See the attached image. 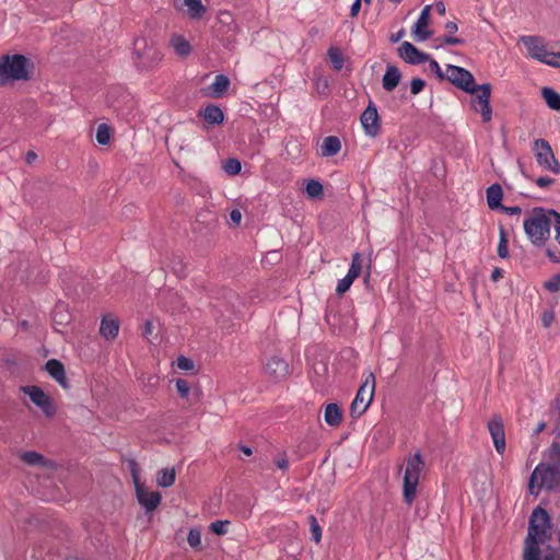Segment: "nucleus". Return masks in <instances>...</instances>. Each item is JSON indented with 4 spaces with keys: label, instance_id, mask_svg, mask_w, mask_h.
Returning a JSON list of instances; mask_svg holds the SVG:
<instances>
[{
    "label": "nucleus",
    "instance_id": "5fc2aeb1",
    "mask_svg": "<svg viewBox=\"0 0 560 560\" xmlns=\"http://www.w3.org/2000/svg\"><path fill=\"white\" fill-rule=\"evenodd\" d=\"M230 219L232 222H234L235 224H240L241 220H242V213L238 209H233L231 212H230Z\"/></svg>",
    "mask_w": 560,
    "mask_h": 560
},
{
    "label": "nucleus",
    "instance_id": "bb28decb",
    "mask_svg": "<svg viewBox=\"0 0 560 560\" xmlns=\"http://www.w3.org/2000/svg\"><path fill=\"white\" fill-rule=\"evenodd\" d=\"M230 86V79L224 74H217L214 81L210 85V91L213 96H222Z\"/></svg>",
    "mask_w": 560,
    "mask_h": 560
},
{
    "label": "nucleus",
    "instance_id": "6ab92c4d",
    "mask_svg": "<svg viewBox=\"0 0 560 560\" xmlns=\"http://www.w3.org/2000/svg\"><path fill=\"white\" fill-rule=\"evenodd\" d=\"M119 331V322L117 318L106 315L102 318L100 334L107 340L115 339Z\"/></svg>",
    "mask_w": 560,
    "mask_h": 560
},
{
    "label": "nucleus",
    "instance_id": "9d476101",
    "mask_svg": "<svg viewBox=\"0 0 560 560\" xmlns=\"http://www.w3.org/2000/svg\"><path fill=\"white\" fill-rule=\"evenodd\" d=\"M130 471L136 486V493L139 504L147 511H154L161 502V494L158 491L148 492L138 481V465L136 460L129 463Z\"/></svg>",
    "mask_w": 560,
    "mask_h": 560
},
{
    "label": "nucleus",
    "instance_id": "4468645a",
    "mask_svg": "<svg viewBox=\"0 0 560 560\" xmlns=\"http://www.w3.org/2000/svg\"><path fill=\"white\" fill-rule=\"evenodd\" d=\"M361 125L366 136L375 137L378 135L380 116L375 104L370 103L361 115Z\"/></svg>",
    "mask_w": 560,
    "mask_h": 560
},
{
    "label": "nucleus",
    "instance_id": "b1692460",
    "mask_svg": "<svg viewBox=\"0 0 560 560\" xmlns=\"http://www.w3.org/2000/svg\"><path fill=\"white\" fill-rule=\"evenodd\" d=\"M201 116L209 125H220L224 119L222 109L217 105H207L203 108Z\"/></svg>",
    "mask_w": 560,
    "mask_h": 560
},
{
    "label": "nucleus",
    "instance_id": "4d7b16f0",
    "mask_svg": "<svg viewBox=\"0 0 560 560\" xmlns=\"http://www.w3.org/2000/svg\"><path fill=\"white\" fill-rule=\"evenodd\" d=\"M503 277V269L499 268V267H495L493 270H492V273H491V280L493 282H497L499 281V279H501Z\"/></svg>",
    "mask_w": 560,
    "mask_h": 560
},
{
    "label": "nucleus",
    "instance_id": "a878e982",
    "mask_svg": "<svg viewBox=\"0 0 560 560\" xmlns=\"http://www.w3.org/2000/svg\"><path fill=\"white\" fill-rule=\"evenodd\" d=\"M341 149V142L340 139L336 136H328L324 139L322 144V156H334L336 155Z\"/></svg>",
    "mask_w": 560,
    "mask_h": 560
},
{
    "label": "nucleus",
    "instance_id": "f03ea898",
    "mask_svg": "<svg viewBox=\"0 0 560 560\" xmlns=\"http://www.w3.org/2000/svg\"><path fill=\"white\" fill-rule=\"evenodd\" d=\"M549 526L550 516L548 512L537 506L529 518L523 560H541L539 542L545 540Z\"/></svg>",
    "mask_w": 560,
    "mask_h": 560
},
{
    "label": "nucleus",
    "instance_id": "c03bdc74",
    "mask_svg": "<svg viewBox=\"0 0 560 560\" xmlns=\"http://www.w3.org/2000/svg\"><path fill=\"white\" fill-rule=\"evenodd\" d=\"M438 40H440L441 44L436 45L435 48L441 47L443 44H446V45H463L465 43L464 39H462L459 37H454V36H451V35H444V36L440 37Z\"/></svg>",
    "mask_w": 560,
    "mask_h": 560
},
{
    "label": "nucleus",
    "instance_id": "79ce46f5",
    "mask_svg": "<svg viewBox=\"0 0 560 560\" xmlns=\"http://www.w3.org/2000/svg\"><path fill=\"white\" fill-rule=\"evenodd\" d=\"M425 86V81L420 78H415L410 81V93L418 95Z\"/></svg>",
    "mask_w": 560,
    "mask_h": 560
},
{
    "label": "nucleus",
    "instance_id": "603ef678",
    "mask_svg": "<svg viewBox=\"0 0 560 560\" xmlns=\"http://www.w3.org/2000/svg\"><path fill=\"white\" fill-rule=\"evenodd\" d=\"M548 60H551L555 65H549L553 68H560V51L559 52H551L549 54Z\"/></svg>",
    "mask_w": 560,
    "mask_h": 560
},
{
    "label": "nucleus",
    "instance_id": "2eb2a0df",
    "mask_svg": "<svg viewBox=\"0 0 560 560\" xmlns=\"http://www.w3.org/2000/svg\"><path fill=\"white\" fill-rule=\"evenodd\" d=\"M399 56L410 65H420L429 60V55L420 51L409 42H404L398 48Z\"/></svg>",
    "mask_w": 560,
    "mask_h": 560
},
{
    "label": "nucleus",
    "instance_id": "ea45409f",
    "mask_svg": "<svg viewBox=\"0 0 560 560\" xmlns=\"http://www.w3.org/2000/svg\"><path fill=\"white\" fill-rule=\"evenodd\" d=\"M229 521H215L210 524V529L217 535H225L228 533Z\"/></svg>",
    "mask_w": 560,
    "mask_h": 560
},
{
    "label": "nucleus",
    "instance_id": "7c9ffc66",
    "mask_svg": "<svg viewBox=\"0 0 560 560\" xmlns=\"http://www.w3.org/2000/svg\"><path fill=\"white\" fill-rule=\"evenodd\" d=\"M328 58L332 65V68L340 71L345 66V59L339 48L330 47L327 51Z\"/></svg>",
    "mask_w": 560,
    "mask_h": 560
},
{
    "label": "nucleus",
    "instance_id": "f704fd0d",
    "mask_svg": "<svg viewBox=\"0 0 560 560\" xmlns=\"http://www.w3.org/2000/svg\"><path fill=\"white\" fill-rule=\"evenodd\" d=\"M95 138L98 144L106 145L110 140V128L106 124H100Z\"/></svg>",
    "mask_w": 560,
    "mask_h": 560
},
{
    "label": "nucleus",
    "instance_id": "20e7f679",
    "mask_svg": "<svg viewBox=\"0 0 560 560\" xmlns=\"http://www.w3.org/2000/svg\"><path fill=\"white\" fill-rule=\"evenodd\" d=\"M425 467L424 459L418 451L406 460L402 480V499L407 505H411L416 499L419 478Z\"/></svg>",
    "mask_w": 560,
    "mask_h": 560
},
{
    "label": "nucleus",
    "instance_id": "bf43d9fd",
    "mask_svg": "<svg viewBox=\"0 0 560 560\" xmlns=\"http://www.w3.org/2000/svg\"><path fill=\"white\" fill-rule=\"evenodd\" d=\"M434 8L440 15H444L446 12V8L443 1H436L434 3Z\"/></svg>",
    "mask_w": 560,
    "mask_h": 560
},
{
    "label": "nucleus",
    "instance_id": "c756f323",
    "mask_svg": "<svg viewBox=\"0 0 560 560\" xmlns=\"http://www.w3.org/2000/svg\"><path fill=\"white\" fill-rule=\"evenodd\" d=\"M184 3L191 19H200L206 12V7L202 4L201 0H184Z\"/></svg>",
    "mask_w": 560,
    "mask_h": 560
},
{
    "label": "nucleus",
    "instance_id": "1a4fd4ad",
    "mask_svg": "<svg viewBox=\"0 0 560 560\" xmlns=\"http://www.w3.org/2000/svg\"><path fill=\"white\" fill-rule=\"evenodd\" d=\"M533 151L535 153L536 162L540 167L553 174L560 173V164L556 159L552 149L547 140H535Z\"/></svg>",
    "mask_w": 560,
    "mask_h": 560
},
{
    "label": "nucleus",
    "instance_id": "9b49d317",
    "mask_svg": "<svg viewBox=\"0 0 560 560\" xmlns=\"http://www.w3.org/2000/svg\"><path fill=\"white\" fill-rule=\"evenodd\" d=\"M521 42L527 49L530 58L538 60L545 65H555L551 60H548L550 51L544 44V39L539 36L524 35L521 37Z\"/></svg>",
    "mask_w": 560,
    "mask_h": 560
},
{
    "label": "nucleus",
    "instance_id": "473e14b6",
    "mask_svg": "<svg viewBox=\"0 0 560 560\" xmlns=\"http://www.w3.org/2000/svg\"><path fill=\"white\" fill-rule=\"evenodd\" d=\"M306 194L310 198H322L324 195L323 185L317 179H310L305 187Z\"/></svg>",
    "mask_w": 560,
    "mask_h": 560
},
{
    "label": "nucleus",
    "instance_id": "7ed1b4c3",
    "mask_svg": "<svg viewBox=\"0 0 560 560\" xmlns=\"http://www.w3.org/2000/svg\"><path fill=\"white\" fill-rule=\"evenodd\" d=\"M523 228L526 236L535 247H542L550 237L551 220L548 209L535 207L524 219Z\"/></svg>",
    "mask_w": 560,
    "mask_h": 560
},
{
    "label": "nucleus",
    "instance_id": "6e6552de",
    "mask_svg": "<svg viewBox=\"0 0 560 560\" xmlns=\"http://www.w3.org/2000/svg\"><path fill=\"white\" fill-rule=\"evenodd\" d=\"M375 390V377L370 374L365 382L360 386L352 404L350 407V413L352 418H359L362 416L368 407L370 406Z\"/></svg>",
    "mask_w": 560,
    "mask_h": 560
},
{
    "label": "nucleus",
    "instance_id": "393cba45",
    "mask_svg": "<svg viewBox=\"0 0 560 560\" xmlns=\"http://www.w3.org/2000/svg\"><path fill=\"white\" fill-rule=\"evenodd\" d=\"M324 420L330 427H338L342 421V411L337 404H328L324 411Z\"/></svg>",
    "mask_w": 560,
    "mask_h": 560
},
{
    "label": "nucleus",
    "instance_id": "5701e85b",
    "mask_svg": "<svg viewBox=\"0 0 560 560\" xmlns=\"http://www.w3.org/2000/svg\"><path fill=\"white\" fill-rule=\"evenodd\" d=\"M487 203L490 209H500L503 205L501 203L503 192L499 184H492L487 188L486 191Z\"/></svg>",
    "mask_w": 560,
    "mask_h": 560
},
{
    "label": "nucleus",
    "instance_id": "4c0bfd02",
    "mask_svg": "<svg viewBox=\"0 0 560 560\" xmlns=\"http://www.w3.org/2000/svg\"><path fill=\"white\" fill-rule=\"evenodd\" d=\"M310 520V527H311V533H312V538L316 541V542H319L320 541V538H322V528L316 520V517L314 515H311L308 517Z\"/></svg>",
    "mask_w": 560,
    "mask_h": 560
},
{
    "label": "nucleus",
    "instance_id": "e2e57ef3",
    "mask_svg": "<svg viewBox=\"0 0 560 560\" xmlns=\"http://www.w3.org/2000/svg\"><path fill=\"white\" fill-rule=\"evenodd\" d=\"M541 560H560L553 552H547Z\"/></svg>",
    "mask_w": 560,
    "mask_h": 560
},
{
    "label": "nucleus",
    "instance_id": "72a5a7b5",
    "mask_svg": "<svg viewBox=\"0 0 560 560\" xmlns=\"http://www.w3.org/2000/svg\"><path fill=\"white\" fill-rule=\"evenodd\" d=\"M222 168L226 174L234 176L240 174L242 164L240 160L235 158H229L223 162Z\"/></svg>",
    "mask_w": 560,
    "mask_h": 560
},
{
    "label": "nucleus",
    "instance_id": "f257e3e1",
    "mask_svg": "<svg viewBox=\"0 0 560 560\" xmlns=\"http://www.w3.org/2000/svg\"><path fill=\"white\" fill-rule=\"evenodd\" d=\"M445 80L451 82L457 89L472 95L471 105L476 112L481 114L483 122L491 120V85L489 83L481 85L476 84L475 78L470 71L454 65L446 66Z\"/></svg>",
    "mask_w": 560,
    "mask_h": 560
},
{
    "label": "nucleus",
    "instance_id": "37998d69",
    "mask_svg": "<svg viewBox=\"0 0 560 560\" xmlns=\"http://www.w3.org/2000/svg\"><path fill=\"white\" fill-rule=\"evenodd\" d=\"M428 62L430 70L438 77V79L441 81L445 80V72L442 71L439 62L435 59H431L430 57Z\"/></svg>",
    "mask_w": 560,
    "mask_h": 560
},
{
    "label": "nucleus",
    "instance_id": "f3484780",
    "mask_svg": "<svg viewBox=\"0 0 560 560\" xmlns=\"http://www.w3.org/2000/svg\"><path fill=\"white\" fill-rule=\"evenodd\" d=\"M45 370L61 387H69L65 366L60 361L56 359L48 360L45 364Z\"/></svg>",
    "mask_w": 560,
    "mask_h": 560
},
{
    "label": "nucleus",
    "instance_id": "4be33fe9",
    "mask_svg": "<svg viewBox=\"0 0 560 560\" xmlns=\"http://www.w3.org/2000/svg\"><path fill=\"white\" fill-rule=\"evenodd\" d=\"M21 459L31 466L54 467V462L46 459L40 453L28 451L21 454Z\"/></svg>",
    "mask_w": 560,
    "mask_h": 560
},
{
    "label": "nucleus",
    "instance_id": "338daca9",
    "mask_svg": "<svg viewBox=\"0 0 560 560\" xmlns=\"http://www.w3.org/2000/svg\"><path fill=\"white\" fill-rule=\"evenodd\" d=\"M241 451H242L245 455H247V456H250V455L253 454V451H252V448H250L249 446H245V445H243V446H241Z\"/></svg>",
    "mask_w": 560,
    "mask_h": 560
},
{
    "label": "nucleus",
    "instance_id": "ddd939ff",
    "mask_svg": "<svg viewBox=\"0 0 560 560\" xmlns=\"http://www.w3.org/2000/svg\"><path fill=\"white\" fill-rule=\"evenodd\" d=\"M488 431L492 438L493 445L495 451L503 455L505 452V432H504V424L503 420L500 416L494 415L489 421H488Z\"/></svg>",
    "mask_w": 560,
    "mask_h": 560
},
{
    "label": "nucleus",
    "instance_id": "c9c22d12",
    "mask_svg": "<svg viewBox=\"0 0 560 560\" xmlns=\"http://www.w3.org/2000/svg\"><path fill=\"white\" fill-rule=\"evenodd\" d=\"M500 240L498 244V256L500 258H506L509 256L508 249V235L503 226H500Z\"/></svg>",
    "mask_w": 560,
    "mask_h": 560
},
{
    "label": "nucleus",
    "instance_id": "774afa93",
    "mask_svg": "<svg viewBox=\"0 0 560 560\" xmlns=\"http://www.w3.org/2000/svg\"><path fill=\"white\" fill-rule=\"evenodd\" d=\"M546 424L545 422L538 423L537 428L535 429V434H539L545 429Z\"/></svg>",
    "mask_w": 560,
    "mask_h": 560
},
{
    "label": "nucleus",
    "instance_id": "aec40b11",
    "mask_svg": "<svg viewBox=\"0 0 560 560\" xmlns=\"http://www.w3.org/2000/svg\"><path fill=\"white\" fill-rule=\"evenodd\" d=\"M266 373L272 376L275 380H279L288 373V364L284 360L272 357L268 360L265 366Z\"/></svg>",
    "mask_w": 560,
    "mask_h": 560
},
{
    "label": "nucleus",
    "instance_id": "6e6d98bb",
    "mask_svg": "<svg viewBox=\"0 0 560 560\" xmlns=\"http://www.w3.org/2000/svg\"><path fill=\"white\" fill-rule=\"evenodd\" d=\"M361 1L362 0H354V2L352 3V5L350 8V15L352 18H354L359 14V11L361 9Z\"/></svg>",
    "mask_w": 560,
    "mask_h": 560
},
{
    "label": "nucleus",
    "instance_id": "423d86ee",
    "mask_svg": "<svg viewBox=\"0 0 560 560\" xmlns=\"http://www.w3.org/2000/svg\"><path fill=\"white\" fill-rule=\"evenodd\" d=\"M163 54L147 37H138L133 42V60L141 71L152 70L162 61Z\"/></svg>",
    "mask_w": 560,
    "mask_h": 560
},
{
    "label": "nucleus",
    "instance_id": "69168bd1",
    "mask_svg": "<svg viewBox=\"0 0 560 560\" xmlns=\"http://www.w3.org/2000/svg\"><path fill=\"white\" fill-rule=\"evenodd\" d=\"M36 153L33 151H28L26 154V162L32 163L36 159Z\"/></svg>",
    "mask_w": 560,
    "mask_h": 560
},
{
    "label": "nucleus",
    "instance_id": "a211bd4d",
    "mask_svg": "<svg viewBox=\"0 0 560 560\" xmlns=\"http://www.w3.org/2000/svg\"><path fill=\"white\" fill-rule=\"evenodd\" d=\"M400 79L401 73L399 69L394 65H387L382 80L383 89L387 92L394 91L399 84Z\"/></svg>",
    "mask_w": 560,
    "mask_h": 560
},
{
    "label": "nucleus",
    "instance_id": "0eeeda50",
    "mask_svg": "<svg viewBox=\"0 0 560 560\" xmlns=\"http://www.w3.org/2000/svg\"><path fill=\"white\" fill-rule=\"evenodd\" d=\"M28 59L23 55L4 56L0 60V84L30 79Z\"/></svg>",
    "mask_w": 560,
    "mask_h": 560
},
{
    "label": "nucleus",
    "instance_id": "09e8293b",
    "mask_svg": "<svg viewBox=\"0 0 560 560\" xmlns=\"http://www.w3.org/2000/svg\"><path fill=\"white\" fill-rule=\"evenodd\" d=\"M555 183V179L548 176H540L536 179V185L540 188H545Z\"/></svg>",
    "mask_w": 560,
    "mask_h": 560
},
{
    "label": "nucleus",
    "instance_id": "58836bf2",
    "mask_svg": "<svg viewBox=\"0 0 560 560\" xmlns=\"http://www.w3.org/2000/svg\"><path fill=\"white\" fill-rule=\"evenodd\" d=\"M187 541L190 547L198 548L201 545V533L197 528H191L187 536Z\"/></svg>",
    "mask_w": 560,
    "mask_h": 560
},
{
    "label": "nucleus",
    "instance_id": "864d4df0",
    "mask_svg": "<svg viewBox=\"0 0 560 560\" xmlns=\"http://www.w3.org/2000/svg\"><path fill=\"white\" fill-rule=\"evenodd\" d=\"M548 214H549L550 220L555 221V228L560 226V213L553 209H548Z\"/></svg>",
    "mask_w": 560,
    "mask_h": 560
},
{
    "label": "nucleus",
    "instance_id": "de8ad7c7",
    "mask_svg": "<svg viewBox=\"0 0 560 560\" xmlns=\"http://www.w3.org/2000/svg\"><path fill=\"white\" fill-rule=\"evenodd\" d=\"M500 210L509 215H520L522 213V208L518 206H513V207L502 206L500 208Z\"/></svg>",
    "mask_w": 560,
    "mask_h": 560
},
{
    "label": "nucleus",
    "instance_id": "0e129e2a",
    "mask_svg": "<svg viewBox=\"0 0 560 560\" xmlns=\"http://www.w3.org/2000/svg\"><path fill=\"white\" fill-rule=\"evenodd\" d=\"M60 316V322L59 323H62V322H68L70 319V316L68 314H61V313H57L55 314V322H57V316Z\"/></svg>",
    "mask_w": 560,
    "mask_h": 560
},
{
    "label": "nucleus",
    "instance_id": "680f3d73",
    "mask_svg": "<svg viewBox=\"0 0 560 560\" xmlns=\"http://www.w3.org/2000/svg\"><path fill=\"white\" fill-rule=\"evenodd\" d=\"M547 256L550 258L551 261L553 262H558L559 264V260H560V255L557 256L555 253H552L550 249L547 250Z\"/></svg>",
    "mask_w": 560,
    "mask_h": 560
},
{
    "label": "nucleus",
    "instance_id": "39448f33",
    "mask_svg": "<svg viewBox=\"0 0 560 560\" xmlns=\"http://www.w3.org/2000/svg\"><path fill=\"white\" fill-rule=\"evenodd\" d=\"M560 485V465L538 464L530 475L528 489L538 495L541 489L553 490Z\"/></svg>",
    "mask_w": 560,
    "mask_h": 560
},
{
    "label": "nucleus",
    "instance_id": "e433bc0d",
    "mask_svg": "<svg viewBox=\"0 0 560 560\" xmlns=\"http://www.w3.org/2000/svg\"><path fill=\"white\" fill-rule=\"evenodd\" d=\"M354 280L355 279H353L352 277L346 275L342 279H340L338 281L337 287H336V293L341 295L345 292H347L350 289V287Z\"/></svg>",
    "mask_w": 560,
    "mask_h": 560
},
{
    "label": "nucleus",
    "instance_id": "f8f14e48",
    "mask_svg": "<svg viewBox=\"0 0 560 560\" xmlns=\"http://www.w3.org/2000/svg\"><path fill=\"white\" fill-rule=\"evenodd\" d=\"M28 395L33 404H35L47 417H51L56 409L51 398L38 386H25L22 388Z\"/></svg>",
    "mask_w": 560,
    "mask_h": 560
},
{
    "label": "nucleus",
    "instance_id": "2f4dec72",
    "mask_svg": "<svg viewBox=\"0 0 560 560\" xmlns=\"http://www.w3.org/2000/svg\"><path fill=\"white\" fill-rule=\"evenodd\" d=\"M362 264H363L362 255L358 252L354 253L352 255L351 264H350L347 275L352 277L353 279H357L359 277V275L361 273Z\"/></svg>",
    "mask_w": 560,
    "mask_h": 560
},
{
    "label": "nucleus",
    "instance_id": "13d9d810",
    "mask_svg": "<svg viewBox=\"0 0 560 560\" xmlns=\"http://www.w3.org/2000/svg\"><path fill=\"white\" fill-rule=\"evenodd\" d=\"M445 30L450 33V34H454L457 32L458 30V25L456 22H453V21H448L446 24H445Z\"/></svg>",
    "mask_w": 560,
    "mask_h": 560
},
{
    "label": "nucleus",
    "instance_id": "3c124183",
    "mask_svg": "<svg viewBox=\"0 0 560 560\" xmlns=\"http://www.w3.org/2000/svg\"><path fill=\"white\" fill-rule=\"evenodd\" d=\"M220 21L232 24V27H230L231 30L236 28V24L234 23L232 15L228 12H223L220 14Z\"/></svg>",
    "mask_w": 560,
    "mask_h": 560
},
{
    "label": "nucleus",
    "instance_id": "49530a36",
    "mask_svg": "<svg viewBox=\"0 0 560 560\" xmlns=\"http://www.w3.org/2000/svg\"><path fill=\"white\" fill-rule=\"evenodd\" d=\"M177 366L180 370L188 371V370H191L194 368V362L190 359H188V358L179 357L177 359Z\"/></svg>",
    "mask_w": 560,
    "mask_h": 560
},
{
    "label": "nucleus",
    "instance_id": "412c9836",
    "mask_svg": "<svg viewBox=\"0 0 560 560\" xmlns=\"http://www.w3.org/2000/svg\"><path fill=\"white\" fill-rule=\"evenodd\" d=\"M170 46L175 54L182 58L187 57L191 52L190 43L180 34H174L170 38Z\"/></svg>",
    "mask_w": 560,
    "mask_h": 560
},
{
    "label": "nucleus",
    "instance_id": "8fccbe9b",
    "mask_svg": "<svg viewBox=\"0 0 560 560\" xmlns=\"http://www.w3.org/2000/svg\"><path fill=\"white\" fill-rule=\"evenodd\" d=\"M275 463L281 470H287L289 468V460L285 455L277 457Z\"/></svg>",
    "mask_w": 560,
    "mask_h": 560
},
{
    "label": "nucleus",
    "instance_id": "052dcab7",
    "mask_svg": "<svg viewBox=\"0 0 560 560\" xmlns=\"http://www.w3.org/2000/svg\"><path fill=\"white\" fill-rule=\"evenodd\" d=\"M152 323L150 320H147L142 329V335L144 337H149L152 334Z\"/></svg>",
    "mask_w": 560,
    "mask_h": 560
},
{
    "label": "nucleus",
    "instance_id": "a18cd8bd",
    "mask_svg": "<svg viewBox=\"0 0 560 560\" xmlns=\"http://www.w3.org/2000/svg\"><path fill=\"white\" fill-rule=\"evenodd\" d=\"M545 288L549 292H558L560 290V273L555 275L549 281L545 283Z\"/></svg>",
    "mask_w": 560,
    "mask_h": 560
},
{
    "label": "nucleus",
    "instance_id": "dca6fc26",
    "mask_svg": "<svg viewBox=\"0 0 560 560\" xmlns=\"http://www.w3.org/2000/svg\"><path fill=\"white\" fill-rule=\"evenodd\" d=\"M430 11L431 5H425L413 25L412 32L418 42H424L432 35V32L427 28L429 23Z\"/></svg>",
    "mask_w": 560,
    "mask_h": 560
},
{
    "label": "nucleus",
    "instance_id": "cd10ccee",
    "mask_svg": "<svg viewBox=\"0 0 560 560\" xmlns=\"http://www.w3.org/2000/svg\"><path fill=\"white\" fill-rule=\"evenodd\" d=\"M541 95L549 108L560 110V93L552 88L546 86L541 90Z\"/></svg>",
    "mask_w": 560,
    "mask_h": 560
},
{
    "label": "nucleus",
    "instance_id": "a19ab883",
    "mask_svg": "<svg viewBox=\"0 0 560 560\" xmlns=\"http://www.w3.org/2000/svg\"><path fill=\"white\" fill-rule=\"evenodd\" d=\"M176 389L180 397L187 398L189 395L190 386L184 378H177L175 383Z\"/></svg>",
    "mask_w": 560,
    "mask_h": 560
},
{
    "label": "nucleus",
    "instance_id": "c85d7f7f",
    "mask_svg": "<svg viewBox=\"0 0 560 560\" xmlns=\"http://www.w3.org/2000/svg\"><path fill=\"white\" fill-rule=\"evenodd\" d=\"M175 469L174 468H165L158 471L156 482L162 488H168L175 482Z\"/></svg>",
    "mask_w": 560,
    "mask_h": 560
}]
</instances>
